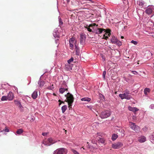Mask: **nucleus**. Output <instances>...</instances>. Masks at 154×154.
<instances>
[{"label":"nucleus","mask_w":154,"mask_h":154,"mask_svg":"<svg viewBox=\"0 0 154 154\" xmlns=\"http://www.w3.org/2000/svg\"><path fill=\"white\" fill-rule=\"evenodd\" d=\"M91 98L88 97H85L82 98L81 99L82 101H85L90 102L91 100Z\"/></svg>","instance_id":"obj_19"},{"label":"nucleus","mask_w":154,"mask_h":154,"mask_svg":"<svg viewBox=\"0 0 154 154\" xmlns=\"http://www.w3.org/2000/svg\"><path fill=\"white\" fill-rule=\"evenodd\" d=\"M115 94H117V91H116V92H115Z\"/></svg>","instance_id":"obj_50"},{"label":"nucleus","mask_w":154,"mask_h":154,"mask_svg":"<svg viewBox=\"0 0 154 154\" xmlns=\"http://www.w3.org/2000/svg\"><path fill=\"white\" fill-rule=\"evenodd\" d=\"M150 91V89L147 88H146L144 90V93L146 95L148 94V93H149Z\"/></svg>","instance_id":"obj_22"},{"label":"nucleus","mask_w":154,"mask_h":154,"mask_svg":"<svg viewBox=\"0 0 154 154\" xmlns=\"http://www.w3.org/2000/svg\"><path fill=\"white\" fill-rule=\"evenodd\" d=\"M68 105V107L69 108V109L70 110L71 109H72V103H70L69 102H67Z\"/></svg>","instance_id":"obj_31"},{"label":"nucleus","mask_w":154,"mask_h":154,"mask_svg":"<svg viewBox=\"0 0 154 154\" xmlns=\"http://www.w3.org/2000/svg\"><path fill=\"white\" fill-rule=\"evenodd\" d=\"M2 131H5V132H8L9 131V129L7 128H6L5 129H3Z\"/></svg>","instance_id":"obj_36"},{"label":"nucleus","mask_w":154,"mask_h":154,"mask_svg":"<svg viewBox=\"0 0 154 154\" xmlns=\"http://www.w3.org/2000/svg\"><path fill=\"white\" fill-rule=\"evenodd\" d=\"M131 42L135 45H137L138 43V42H137L134 40L131 41Z\"/></svg>","instance_id":"obj_34"},{"label":"nucleus","mask_w":154,"mask_h":154,"mask_svg":"<svg viewBox=\"0 0 154 154\" xmlns=\"http://www.w3.org/2000/svg\"><path fill=\"white\" fill-rule=\"evenodd\" d=\"M146 140V138L144 136H142L138 138V141L140 143H143Z\"/></svg>","instance_id":"obj_12"},{"label":"nucleus","mask_w":154,"mask_h":154,"mask_svg":"<svg viewBox=\"0 0 154 154\" xmlns=\"http://www.w3.org/2000/svg\"><path fill=\"white\" fill-rule=\"evenodd\" d=\"M123 146V144L120 142H118L112 144V147L114 149H118L120 148Z\"/></svg>","instance_id":"obj_7"},{"label":"nucleus","mask_w":154,"mask_h":154,"mask_svg":"<svg viewBox=\"0 0 154 154\" xmlns=\"http://www.w3.org/2000/svg\"><path fill=\"white\" fill-rule=\"evenodd\" d=\"M68 91V88L66 85H65V87H63V86L60 88L59 90V92L61 94H63L65 91Z\"/></svg>","instance_id":"obj_9"},{"label":"nucleus","mask_w":154,"mask_h":154,"mask_svg":"<svg viewBox=\"0 0 154 154\" xmlns=\"http://www.w3.org/2000/svg\"><path fill=\"white\" fill-rule=\"evenodd\" d=\"M71 150L74 154H80L78 152L74 149H71Z\"/></svg>","instance_id":"obj_29"},{"label":"nucleus","mask_w":154,"mask_h":154,"mask_svg":"<svg viewBox=\"0 0 154 154\" xmlns=\"http://www.w3.org/2000/svg\"><path fill=\"white\" fill-rule=\"evenodd\" d=\"M111 42L112 43L117 44L119 46L121 45H122L121 42L120 41H114L112 40Z\"/></svg>","instance_id":"obj_26"},{"label":"nucleus","mask_w":154,"mask_h":154,"mask_svg":"<svg viewBox=\"0 0 154 154\" xmlns=\"http://www.w3.org/2000/svg\"><path fill=\"white\" fill-rule=\"evenodd\" d=\"M124 38V36H121V38L123 39V38Z\"/></svg>","instance_id":"obj_46"},{"label":"nucleus","mask_w":154,"mask_h":154,"mask_svg":"<svg viewBox=\"0 0 154 154\" xmlns=\"http://www.w3.org/2000/svg\"><path fill=\"white\" fill-rule=\"evenodd\" d=\"M99 139H98V141L99 142L102 143H103L104 142V140L103 138H101L100 137H99Z\"/></svg>","instance_id":"obj_30"},{"label":"nucleus","mask_w":154,"mask_h":154,"mask_svg":"<svg viewBox=\"0 0 154 154\" xmlns=\"http://www.w3.org/2000/svg\"><path fill=\"white\" fill-rule=\"evenodd\" d=\"M129 91H126L124 94H119V96L122 99H126L127 100H130L132 98V97L131 95H129Z\"/></svg>","instance_id":"obj_1"},{"label":"nucleus","mask_w":154,"mask_h":154,"mask_svg":"<svg viewBox=\"0 0 154 154\" xmlns=\"http://www.w3.org/2000/svg\"><path fill=\"white\" fill-rule=\"evenodd\" d=\"M106 71H104L103 73V77L104 79H105V76L106 74Z\"/></svg>","instance_id":"obj_33"},{"label":"nucleus","mask_w":154,"mask_h":154,"mask_svg":"<svg viewBox=\"0 0 154 154\" xmlns=\"http://www.w3.org/2000/svg\"><path fill=\"white\" fill-rule=\"evenodd\" d=\"M63 103L64 104V102H63V101H62V102H61V103Z\"/></svg>","instance_id":"obj_49"},{"label":"nucleus","mask_w":154,"mask_h":154,"mask_svg":"<svg viewBox=\"0 0 154 154\" xmlns=\"http://www.w3.org/2000/svg\"><path fill=\"white\" fill-rule=\"evenodd\" d=\"M65 133H66L67 131L66 130H65Z\"/></svg>","instance_id":"obj_52"},{"label":"nucleus","mask_w":154,"mask_h":154,"mask_svg":"<svg viewBox=\"0 0 154 154\" xmlns=\"http://www.w3.org/2000/svg\"><path fill=\"white\" fill-rule=\"evenodd\" d=\"M14 102L15 105L18 106L19 107L21 108L22 107L20 102L17 100H14Z\"/></svg>","instance_id":"obj_15"},{"label":"nucleus","mask_w":154,"mask_h":154,"mask_svg":"<svg viewBox=\"0 0 154 154\" xmlns=\"http://www.w3.org/2000/svg\"><path fill=\"white\" fill-rule=\"evenodd\" d=\"M118 137V136L117 134H114L112 137V140L113 141L115 140Z\"/></svg>","instance_id":"obj_20"},{"label":"nucleus","mask_w":154,"mask_h":154,"mask_svg":"<svg viewBox=\"0 0 154 154\" xmlns=\"http://www.w3.org/2000/svg\"><path fill=\"white\" fill-rule=\"evenodd\" d=\"M130 127L135 131L138 132L140 131V128L139 126L132 122H130Z\"/></svg>","instance_id":"obj_6"},{"label":"nucleus","mask_w":154,"mask_h":154,"mask_svg":"<svg viewBox=\"0 0 154 154\" xmlns=\"http://www.w3.org/2000/svg\"><path fill=\"white\" fill-rule=\"evenodd\" d=\"M47 134V133H43L42 134V135L44 136H45Z\"/></svg>","instance_id":"obj_41"},{"label":"nucleus","mask_w":154,"mask_h":154,"mask_svg":"<svg viewBox=\"0 0 154 154\" xmlns=\"http://www.w3.org/2000/svg\"><path fill=\"white\" fill-rule=\"evenodd\" d=\"M105 32V29L102 28H98L96 31V33L97 34H100L102 33L103 31Z\"/></svg>","instance_id":"obj_17"},{"label":"nucleus","mask_w":154,"mask_h":154,"mask_svg":"<svg viewBox=\"0 0 154 154\" xmlns=\"http://www.w3.org/2000/svg\"><path fill=\"white\" fill-rule=\"evenodd\" d=\"M144 4V3L143 2H139V5L140 6H143Z\"/></svg>","instance_id":"obj_35"},{"label":"nucleus","mask_w":154,"mask_h":154,"mask_svg":"<svg viewBox=\"0 0 154 154\" xmlns=\"http://www.w3.org/2000/svg\"><path fill=\"white\" fill-rule=\"evenodd\" d=\"M128 109L129 110L132 111L134 112H135L139 110V109L136 107H133L131 106H129L128 107Z\"/></svg>","instance_id":"obj_13"},{"label":"nucleus","mask_w":154,"mask_h":154,"mask_svg":"<svg viewBox=\"0 0 154 154\" xmlns=\"http://www.w3.org/2000/svg\"><path fill=\"white\" fill-rule=\"evenodd\" d=\"M67 109V106L66 105H64L61 108L62 112L64 113Z\"/></svg>","instance_id":"obj_24"},{"label":"nucleus","mask_w":154,"mask_h":154,"mask_svg":"<svg viewBox=\"0 0 154 154\" xmlns=\"http://www.w3.org/2000/svg\"><path fill=\"white\" fill-rule=\"evenodd\" d=\"M101 57L103 60H105V57L102 55H101Z\"/></svg>","instance_id":"obj_40"},{"label":"nucleus","mask_w":154,"mask_h":154,"mask_svg":"<svg viewBox=\"0 0 154 154\" xmlns=\"http://www.w3.org/2000/svg\"><path fill=\"white\" fill-rule=\"evenodd\" d=\"M65 97H66V99L65 100V101L67 102H69L73 103L74 101V98L73 95L70 93H68L66 94L65 95Z\"/></svg>","instance_id":"obj_2"},{"label":"nucleus","mask_w":154,"mask_h":154,"mask_svg":"<svg viewBox=\"0 0 154 154\" xmlns=\"http://www.w3.org/2000/svg\"><path fill=\"white\" fill-rule=\"evenodd\" d=\"M37 91H35L32 94V97L34 99H36L38 96Z\"/></svg>","instance_id":"obj_16"},{"label":"nucleus","mask_w":154,"mask_h":154,"mask_svg":"<svg viewBox=\"0 0 154 154\" xmlns=\"http://www.w3.org/2000/svg\"><path fill=\"white\" fill-rule=\"evenodd\" d=\"M38 84L39 85V87L42 88L44 85L45 84V82L44 81L40 79L38 81Z\"/></svg>","instance_id":"obj_14"},{"label":"nucleus","mask_w":154,"mask_h":154,"mask_svg":"<svg viewBox=\"0 0 154 154\" xmlns=\"http://www.w3.org/2000/svg\"><path fill=\"white\" fill-rule=\"evenodd\" d=\"M132 72L134 74L136 75L138 74L137 72L136 71H132Z\"/></svg>","instance_id":"obj_38"},{"label":"nucleus","mask_w":154,"mask_h":154,"mask_svg":"<svg viewBox=\"0 0 154 154\" xmlns=\"http://www.w3.org/2000/svg\"><path fill=\"white\" fill-rule=\"evenodd\" d=\"M58 102H60L59 103V105H60L61 104V102H62V101H61L60 100H58Z\"/></svg>","instance_id":"obj_43"},{"label":"nucleus","mask_w":154,"mask_h":154,"mask_svg":"<svg viewBox=\"0 0 154 154\" xmlns=\"http://www.w3.org/2000/svg\"><path fill=\"white\" fill-rule=\"evenodd\" d=\"M110 115V111L109 110H106L101 112L100 116L102 119L106 118L109 116Z\"/></svg>","instance_id":"obj_5"},{"label":"nucleus","mask_w":154,"mask_h":154,"mask_svg":"<svg viewBox=\"0 0 154 154\" xmlns=\"http://www.w3.org/2000/svg\"><path fill=\"white\" fill-rule=\"evenodd\" d=\"M80 43L83 46L85 42L86 36L84 34L82 33L80 34Z\"/></svg>","instance_id":"obj_8"},{"label":"nucleus","mask_w":154,"mask_h":154,"mask_svg":"<svg viewBox=\"0 0 154 154\" xmlns=\"http://www.w3.org/2000/svg\"><path fill=\"white\" fill-rule=\"evenodd\" d=\"M65 68L68 70H70L72 69V68L71 65L67 64L65 65Z\"/></svg>","instance_id":"obj_21"},{"label":"nucleus","mask_w":154,"mask_h":154,"mask_svg":"<svg viewBox=\"0 0 154 154\" xmlns=\"http://www.w3.org/2000/svg\"><path fill=\"white\" fill-rule=\"evenodd\" d=\"M67 150L64 148H60L57 149L54 152L53 154H66Z\"/></svg>","instance_id":"obj_3"},{"label":"nucleus","mask_w":154,"mask_h":154,"mask_svg":"<svg viewBox=\"0 0 154 154\" xmlns=\"http://www.w3.org/2000/svg\"><path fill=\"white\" fill-rule=\"evenodd\" d=\"M92 26V24H90L89 26V27H91V26Z\"/></svg>","instance_id":"obj_48"},{"label":"nucleus","mask_w":154,"mask_h":154,"mask_svg":"<svg viewBox=\"0 0 154 154\" xmlns=\"http://www.w3.org/2000/svg\"><path fill=\"white\" fill-rule=\"evenodd\" d=\"M90 1H91V0H89Z\"/></svg>","instance_id":"obj_54"},{"label":"nucleus","mask_w":154,"mask_h":154,"mask_svg":"<svg viewBox=\"0 0 154 154\" xmlns=\"http://www.w3.org/2000/svg\"><path fill=\"white\" fill-rule=\"evenodd\" d=\"M87 30L90 32L92 31L91 29L89 27L87 28Z\"/></svg>","instance_id":"obj_39"},{"label":"nucleus","mask_w":154,"mask_h":154,"mask_svg":"<svg viewBox=\"0 0 154 154\" xmlns=\"http://www.w3.org/2000/svg\"><path fill=\"white\" fill-rule=\"evenodd\" d=\"M1 100L2 101H3L5 100H8V99L7 98V97L6 96H3L2 97Z\"/></svg>","instance_id":"obj_28"},{"label":"nucleus","mask_w":154,"mask_h":154,"mask_svg":"<svg viewBox=\"0 0 154 154\" xmlns=\"http://www.w3.org/2000/svg\"><path fill=\"white\" fill-rule=\"evenodd\" d=\"M75 48H76L77 49H78L77 46L75 44Z\"/></svg>","instance_id":"obj_44"},{"label":"nucleus","mask_w":154,"mask_h":154,"mask_svg":"<svg viewBox=\"0 0 154 154\" xmlns=\"http://www.w3.org/2000/svg\"><path fill=\"white\" fill-rule=\"evenodd\" d=\"M100 133H97V135H99L100 136Z\"/></svg>","instance_id":"obj_47"},{"label":"nucleus","mask_w":154,"mask_h":154,"mask_svg":"<svg viewBox=\"0 0 154 154\" xmlns=\"http://www.w3.org/2000/svg\"><path fill=\"white\" fill-rule=\"evenodd\" d=\"M55 142L51 138H50L48 139H45L43 141L42 143L45 145L48 146L54 143Z\"/></svg>","instance_id":"obj_4"},{"label":"nucleus","mask_w":154,"mask_h":154,"mask_svg":"<svg viewBox=\"0 0 154 154\" xmlns=\"http://www.w3.org/2000/svg\"><path fill=\"white\" fill-rule=\"evenodd\" d=\"M150 139L152 143H154V132L150 136Z\"/></svg>","instance_id":"obj_25"},{"label":"nucleus","mask_w":154,"mask_h":154,"mask_svg":"<svg viewBox=\"0 0 154 154\" xmlns=\"http://www.w3.org/2000/svg\"><path fill=\"white\" fill-rule=\"evenodd\" d=\"M150 107L151 108L153 109L154 108V104H151L150 105Z\"/></svg>","instance_id":"obj_42"},{"label":"nucleus","mask_w":154,"mask_h":154,"mask_svg":"<svg viewBox=\"0 0 154 154\" xmlns=\"http://www.w3.org/2000/svg\"><path fill=\"white\" fill-rule=\"evenodd\" d=\"M7 97L8 100H12L13 99L14 97L13 93L11 91L9 92Z\"/></svg>","instance_id":"obj_10"},{"label":"nucleus","mask_w":154,"mask_h":154,"mask_svg":"<svg viewBox=\"0 0 154 154\" xmlns=\"http://www.w3.org/2000/svg\"><path fill=\"white\" fill-rule=\"evenodd\" d=\"M23 132V130L22 129H18L16 132V133L18 134H20L22 133Z\"/></svg>","instance_id":"obj_27"},{"label":"nucleus","mask_w":154,"mask_h":154,"mask_svg":"<svg viewBox=\"0 0 154 154\" xmlns=\"http://www.w3.org/2000/svg\"><path fill=\"white\" fill-rule=\"evenodd\" d=\"M74 41L75 38H71L69 40L70 47L72 49L74 47Z\"/></svg>","instance_id":"obj_11"},{"label":"nucleus","mask_w":154,"mask_h":154,"mask_svg":"<svg viewBox=\"0 0 154 154\" xmlns=\"http://www.w3.org/2000/svg\"><path fill=\"white\" fill-rule=\"evenodd\" d=\"M82 148H83V149H85V148H84L83 147H82Z\"/></svg>","instance_id":"obj_51"},{"label":"nucleus","mask_w":154,"mask_h":154,"mask_svg":"<svg viewBox=\"0 0 154 154\" xmlns=\"http://www.w3.org/2000/svg\"><path fill=\"white\" fill-rule=\"evenodd\" d=\"M54 95H55V94H54Z\"/></svg>","instance_id":"obj_53"},{"label":"nucleus","mask_w":154,"mask_h":154,"mask_svg":"<svg viewBox=\"0 0 154 154\" xmlns=\"http://www.w3.org/2000/svg\"><path fill=\"white\" fill-rule=\"evenodd\" d=\"M73 58L72 57L70 59H69V60H68L67 61V62L68 63V64H69L70 63L73 61Z\"/></svg>","instance_id":"obj_32"},{"label":"nucleus","mask_w":154,"mask_h":154,"mask_svg":"<svg viewBox=\"0 0 154 154\" xmlns=\"http://www.w3.org/2000/svg\"><path fill=\"white\" fill-rule=\"evenodd\" d=\"M152 10L151 8H148L146 9L145 11V12L146 14H150L152 13Z\"/></svg>","instance_id":"obj_18"},{"label":"nucleus","mask_w":154,"mask_h":154,"mask_svg":"<svg viewBox=\"0 0 154 154\" xmlns=\"http://www.w3.org/2000/svg\"><path fill=\"white\" fill-rule=\"evenodd\" d=\"M59 25H62L63 24V22L60 19H59Z\"/></svg>","instance_id":"obj_37"},{"label":"nucleus","mask_w":154,"mask_h":154,"mask_svg":"<svg viewBox=\"0 0 154 154\" xmlns=\"http://www.w3.org/2000/svg\"><path fill=\"white\" fill-rule=\"evenodd\" d=\"M108 35L109 36L110 35V32H106L105 33V34L103 35V38L107 40V39L108 38V37L107 36V35Z\"/></svg>","instance_id":"obj_23"},{"label":"nucleus","mask_w":154,"mask_h":154,"mask_svg":"<svg viewBox=\"0 0 154 154\" xmlns=\"http://www.w3.org/2000/svg\"><path fill=\"white\" fill-rule=\"evenodd\" d=\"M66 1L67 3H69L70 1V0H66Z\"/></svg>","instance_id":"obj_45"}]
</instances>
